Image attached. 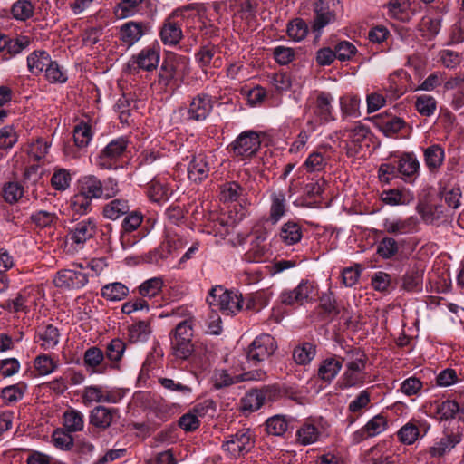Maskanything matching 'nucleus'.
I'll return each instance as SVG.
<instances>
[{"mask_svg":"<svg viewBox=\"0 0 464 464\" xmlns=\"http://www.w3.org/2000/svg\"><path fill=\"white\" fill-rule=\"evenodd\" d=\"M163 280L161 277H152L146 281H144L139 286V293L143 297H154L156 296L162 289Z\"/></svg>","mask_w":464,"mask_h":464,"instance_id":"nucleus-59","label":"nucleus"},{"mask_svg":"<svg viewBox=\"0 0 464 464\" xmlns=\"http://www.w3.org/2000/svg\"><path fill=\"white\" fill-rule=\"evenodd\" d=\"M58 361L47 353H41L34 361V368L41 376L49 375L58 368Z\"/></svg>","mask_w":464,"mask_h":464,"instance_id":"nucleus-44","label":"nucleus"},{"mask_svg":"<svg viewBox=\"0 0 464 464\" xmlns=\"http://www.w3.org/2000/svg\"><path fill=\"white\" fill-rule=\"evenodd\" d=\"M82 401L84 405L90 406L93 403H118L123 397L119 389L104 385H88L82 392Z\"/></svg>","mask_w":464,"mask_h":464,"instance_id":"nucleus-7","label":"nucleus"},{"mask_svg":"<svg viewBox=\"0 0 464 464\" xmlns=\"http://www.w3.org/2000/svg\"><path fill=\"white\" fill-rule=\"evenodd\" d=\"M441 21L442 19L440 17L425 15L420 21L418 29L424 38L431 40L440 33Z\"/></svg>","mask_w":464,"mask_h":464,"instance_id":"nucleus-39","label":"nucleus"},{"mask_svg":"<svg viewBox=\"0 0 464 464\" xmlns=\"http://www.w3.org/2000/svg\"><path fill=\"white\" fill-rule=\"evenodd\" d=\"M317 295L318 288L315 282L303 279L294 289L283 291L280 300L285 305H303L315 300Z\"/></svg>","mask_w":464,"mask_h":464,"instance_id":"nucleus-4","label":"nucleus"},{"mask_svg":"<svg viewBox=\"0 0 464 464\" xmlns=\"http://www.w3.org/2000/svg\"><path fill=\"white\" fill-rule=\"evenodd\" d=\"M146 0H121L113 8L114 16L119 19H126L136 15L142 4Z\"/></svg>","mask_w":464,"mask_h":464,"instance_id":"nucleus-34","label":"nucleus"},{"mask_svg":"<svg viewBox=\"0 0 464 464\" xmlns=\"http://www.w3.org/2000/svg\"><path fill=\"white\" fill-rule=\"evenodd\" d=\"M34 9L32 1L17 0L11 6V14L14 20L25 22L34 16Z\"/></svg>","mask_w":464,"mask_h":464,"instance_id":"nucleus-41","label":"nucleus"},{"mask_svg":"<svg viewBox=\"0 0 464 464\" xmlns=\"http://www.w3.org/2000/svg\"><path fill=\"white\" fill-rule=\"evenodd\" d=\"M334 101V97L328 92H321L317 94L306 111L309 115L306 126H309L310 130H316L319 126L335 120Z\"/></svg>","mask_w":464,"mask_h":464,"instance_id":"nucleus-2","label":"nucleus"},{"mask_svg":"<svg viewBox=\"0 0 464 464\" xmlns=\"http://www.w3.org/2000/svg\"><path fill=\"white\" fill-rule=\"evenodd\" d=\"M79 191L93 198H102L103 193L102 182L94 175H86L82 177L79 181Z\"/></svg>","mask_w":464,"mask_h":464,"instance_id":"nucleus-28","label":"nucleus"},{"mask_svg":"<svg viewBox=\"0 0 464 464\" xmlns=\"http://www.w3.org/2000/svg\"><path fill=\"white\" fill-rule=\"evenodd\" d=\"M254 445V441L248 429H242L237 433L230 435L223 443V450L234 459L247 453Z\"/></svg>","mask_w":464,"mask_h":464,"instance_id":"nucleus-13","label":"nucleus"},{"mask_svg":"<svg viewBox=\"0 0 464 464\" xmlns=\"http://www.w3.org/2000/svg\"><path fill=\"white\" fill-rule=\"evenodd\" d=\"M118 412V409L115 408L96 406L90 411V423L96 428L107 429L111 426Z\"/></svg>","mask_w":464,"mask_h":464,"instance_id":"nucleus-26","label":"nucleus"},{"mask_svg":"<svg viewBox=\"0 0 464 464\" xmlns=\"http://www.w3.org/2000/svg\"><path fill=\"white\" fill-rule=\"evenodd\" d=\"M387 428V420L384 416L378 414L372 418L362 429L354 433L355 440H361L366 438L381 434Z\"/></svg>","mask_w":464,"mask_h":464,"instance_id":"nucleus-27","label":"nucleus"},{"mask_svg":"<svg viewBox=\"0 0 464 464\" xmlns=\"http://www.w3.org/2000/svg\"><path fill=\"white\" fill-rule=\"evenodd\" d=\"M45 78L52 83H64L67 81V74L57 62L51 59L45 67Z\"/></svg>","mask_w":464,"mask_h":464,"instance_id":"nucleus-62","label":"nucleus"},{"mask_svg":"<svg viewBox=\"0 0 464 464\" xmlns=\"http://www.w3.org/2000/svg\"><path fill=\"white\" fill-rule=\"evenodd\" d=\"M276 343L270 334L256 336L248 346L246 358L249 363L256 365L267 360L276 351Z\"/></svg>","mask_w":464,"mask_h":464,"instance_id":"nucleus-9","label":"nucleus"},{"mask_svg":"<svg viewBox=\"0 0 464 464\" xmlns=\"http://www.w3.org/2000/svg\"><path fill=\"white\" fill-rule=\"evenodd\" d=\"M160 57V52L158 50L154 47L147 46L136 55H133L130 62L139 69L150 72L158 66Z\"/></svg>","mask_w":464,"mask_h":464,"instance_id":"nucleus-23","label":"nucleus"},{"mask_svg":"<svg viewBox=\"0 0 464 464\" xmlns=\"http://www.w3.org/2000/svg\"><path fill=\"white\" fill-rule=\"evenodd\" d=\"M147 195L151 201L160 204L169 199L170 189L166 183L153 179L148 183Z\"/></svg>","mask_w":464,"mask_h":464,"instance_id":"nucleus-38","label":"nucleus"},{"mask_svg":"<svg viewBox=\"0 0 464 464\" xmlns=\"http://www.w3.org/2000/svg\"><path fill=\"white\" fill-rule=\"evenodd\" d=\"M210 165L208 156L198 154L193 156L188 165V177L191 181L199 183L208 177Z\"/></svg>","mask_w":464,"mask_h":464,"instance_id":"nucleus-22","label":"nucleus"},{"mask_svg":"<svg viewBox=\"0 0 464 464\" xmlns=\"http://www.w3.org/2000/svg\"><path fill=\"white\" fill-rule=\"evenodd\" d=\"M129 145L125 137L111 140L96 159V165L101 169H111L118 159L123 156Z\"/></svg>","mask_w":464,"mask_h":464,"instance_id":"nucleus-11","label":"nucleus"},{"mask_svg":"<svg viewBox=\"0 0 464 464\" xmlns=\"http://www.w3.org/2000/svg\"><path fill=\"white\" fill-rule=\"evenodd\" d=\"M50 60L51 57L47 52L34 51L27 57L28 70L34 74H38L49 64Z\"/></svg>","mask_w":464,"mask_h":464,"instance_id":"nucleus-47","label":"nucleus"},{"mask_svg":"<svg viewBox=\"0 0 464 464\" xmlns=\"http://www.w3.org/2000/svg\"><path fill=\"white\" fill-rule=\"evenodd\" d=\"M98 228L96 218L89 217L76 223L68 233V239L78 246H82L92 238Z\"/></svg>","mask_w":464,"mask_h":464,"instance_id":"nucleus-16","label":"nucleus"},{"mask_svg":"<svg viewBox=\"0 0 464 464\" xmlns=\"http://www.w3.org/2000/svg\"><path fill=\"white\" fill-rule=\"evenodd\" d=\"M92 139V132L87 123L82 122L75 126L73 130V140L76 147L79 149L87 147Z\"/></svg>","mask_w":464,"mask_h":464,"instance_id":"nucleus-55","label":"nucleus"},{"mask_svg":"<svg viewBox=\"0 0 464 464\" xmlns=\"http://www.w3.org/2000/svg\"><path fill=\"white\" fill-rule=\"evenodd\" d=\"M383 229L393 237L408 236L418 232L420 221L416 216H393L383 219Z\"/></svg>","mask_w":464,"mask_h":464,"instance_id":"nucleus-12","label":"nucleus"},{"mask_svg":"<svg viewBox=\"0 0 464 464\" xmlns=\"http://www.w3.org/2000/svg\"><path fill=\"white\" fill-rule=\"evenodd\" d=\"M82 264H73L72 268L59 270L53 282L58 288L64 290L81 289L85 286L89 281L88 275L82 271Z\"/></svg>","mask_w":464,"mask_h":464,"instance_id":"nucleus-8","label":"nucleus"},{"mask_svg":"<svg viewBox=\"0 0 464 464\" xmlns=\"http://www.w3.org/2000/svg\"><path fill=\"white\" fill-rule=\"evenodd\" d=\"M266 372L258 369L242 374L232 376L227 370L216 369L211 375V383L215 389H222L232 384L246 381H262L266 378Z\"/></svg>","mask_w":464,"mask_h":464,"instance_id":"nucleus-10","label":"nucleus"},{"mask_svg":"<svg viewBox=\"0 0 464 464\" xmlns=\"http://www.w3.org/2000/svg\"><path fill=\"white\" fill-rule=\"evenodd\" d=\"M173 315L179 319L177 323L175 328L170 333V338H186L192 340L194 335V326H195V316L192 312L179 307L174 313Z\"/></svg>","mask_w":464,"mask_h":464,"instance_id":"nucleus-15","label":"nucleus"},{"mask_svg":"<svg viewBox=\"0 0 464 464\" xmlns=\"http://www.w3.org/2000/svg\"><path fill=\"white\" fill-rule=\"evenodd\" d=\"M415 108L420 115L430 117L437 109V102L430 95H420L416 98Z\"/></svg>","mask_w":464,"mask_h":464,"instance_id":"nucleus-56","label":"nucleus"},{"mask_svg":"<svg viewBox=\"0 0 464 464\" xmlns=\"http://www.w3.org/2000/svg\"><path fill=\"white\" fill-rule=\"evenodd\" d=\"M433 407L435 416L440 420H453L457 418L458 411H459V403L454 400L435 402Z\"/></svg>","mask_w":464,"mask_h":464,"instance_id":"nucleus-35","label":"nucleus"},{"mask_svg":"<svg viewBox=\"0 0 464 464\" xmlns=\"http://www.w3.org/2000/svg\"><path fill=\"white\" fill-rule=\"evenodd\" d=\"M129 295V287L121 282L110 283L102 286L101 295L111 302L121 301Z\"/></svg>","mask_w":464,"mask_h":464,"instance_id":"nucleus-40","label":"nucleus"},{"mask_svg":"<svg viewBox=\"0 0 464 464\" xmlns=\"http://www.w3.org/2000/svg\"><path fill=\"white\" fill-rule=\"evenodd\" d=\"M405 125V121L399 118L382 120L377 123V127L386 137H392L398 133Z\"/></svg>","mask_w":464,"mask_h":464,"instance_id":"nucleus-57","label":"nucleus"},{"mask_svg":"<svg viewBox=\"0 0 464 464\" xmlns=\"http://www.w3.org/2000/svg\"><path fill=\"white\" fill-rule=\"evenodd\" d=\"M265 401V396L260 391H251L242 399V409L248 411H256L261 408Z\"/></svg>","mask_w":464,"mask_h":464,"instance_id":"nucleus-58","label":"nucleus"},{"mask_svg":"<svg viewBox=\"0 0 464 464\" xmlns=\"http://www.w3.org/2000/svg\"><path fill=\"white\" fill-rule=\"evenodd\" d=\"M26 385L16 383L2 389L1 398L5 405H12L21 401L24 395Z\"/></svg>","mask_w":464,"mask_h":464,"instance_id":"nucleus-50","label":"nucleus"},{"mask_svg":"<svg viewBox=\"0 0 464 464\" xmlns=\"http://www.w3.org/2000/svg\"><path fill=\"white\" fill-rule=\"evenodd\" d=\"M385 7L388 10V15L401 21L409 19V9L411 7L410 0H390Z\"/></svg>","mask_w":464,"mask_h":464,"instance_id":"nucleus-45","label":"nucleus"},{"mask_svg":"<svg viewBox=\"0 0 464 464\" xmlns=\"http://www.w3.org/2000/svg\"><path fill=\"white\" fill-rule=\"evenodd\" d=\"M269 256V248L259 241H252L249 250L245 254V259L250 263H260Z\"/></svg>","mask_w":464,"mask_h":464,"instance_id":"nucleus-53","label":"nucleus"},{"mask_svg":"<svg viewBox=\"0 0 464 464\" xmlns=\"http://www.w3.org/2000/svg\"><path fill=\"white\" fill-rule=\"evenodd\" d=\"M104 359L102 350L97 346H92L83 353V366L91 374L102 373L106 369L103 367Z\"/></svg>","mask_w":464,"mask_h":464,"instance_id":"nucleus-24","label":"nucleus"},{"mask_svg":"<svg viewBox=\"0 0 464 464\" xmlns=\"http://www.w3.org/2000/svg\"><path fill=\"white\" fill-rule=\"evenodd\" d=\"M213 102L211 96L206 93H199L193 97L188 109V118L192 121H200L206 120L211 113Z\"/></svg>","mask_w":464,"mask_h":464,"instance_id":"nucleus-17","label":"nucleus"},{"mask_svg":"<svg viewBox=\"0 0 464 464\" xmlns=\"http://www.w3.org/2000/svg\"><path fill=\"white\" fill-rule=\"evenodd\" d=\"M189 73V59L183 55L173 54L165 59L158 75V84L166 88L177 74Z\"/></svg>","mask_w":464,"mask_h":464,"instance_id":"nucleus-6","label":"nucleus"},{"mask_svg":"<svg viewBox=\"0 0 464 464\" xmlns=\"http://www.w3.org/2000/svg\"><path fill=\"white\" fill-rule=\"evenodd\" d=\"M71 433L64 429H56L52 434L53 446L61 450H70L73 446V438Z\"/></svg>","mask_w":464,"mask_h":464,"instance_id":"nucleus-54","label":"nucleus"},{"mask_svg":"<svg viewBox=\"0 0 464 464\" xmlns=\"http://www.w3.org/2000/svg\"><path fill=\"white\" fill-rule=\"evenodd\" d=\"M269 221L276 224L286 212V199L283 191H274L270 196Z\"/></svg>","mask_w":464,"mask_h":464,"instance_id":"nucleus-32","label":"nucleus"},{"mask_svg":"<svg viewBox=\"0 0 464 464\" xmlns=\"http://www.w3.org/2000/svg\"><path fill=\"white\" fill-rule=\"evenodd\" d=\"M315 353V346L311 343H304L294 349L293 359L297 364L305 365L314 358Z\"/></svg>","mask_w":464,"mask_h":464,"instance_id":"nucleus-52","label":"nucleus"},{"mask_svg":"<svg viewBox=\"0 0 464 464\" xmlns=\"http://www.w3.org/2000/svg\"><path fill=\"white\" fill-rule=\"evenodd\" d=\"M261 145L260 136L255 130H246L241 132L233 140L228 149L233 157L241 160L250 159L256 155Z\"/></svg>","mask_w":464,"mask_h":464,"instance_id":"nucleus-5","label":"nucleus"},{"mask_svg":"<svg viewBox=\"0 0 464 464\" xmlns=\"http://www.w3.org/2000/svg\"><path fill=\"white\" fill-rule=\"evenodd\" d=\"M64 430L70 432L81 431L84 428V415L78 410L69 408L63 414Z\"/></svg>","mask_w":464,"mask_h":464,"instance_id":"nucleus-37","label":"nucleus"},{"mask_svg":"<svg viewBox=\"0 0 464 464\" xmlns=\"http://www.w3.org/2000/svg\"><path fill=\"white\" fill-rule=\"evenodd\" d=\"M172 355L176 359L188 360L194 353V343L192 340L186 338H170Z\"/></svg>","mask_w":464,"mask_h":464,"instance_id":"nucleus-42","label":"nucleus"},{"mask_svg":"<svg viewBox=\"0 0 464 464\" xmlns=\"http://www.w3.org/2000/svg\"><path fill=\"white\" fill-rule=\"evenodd\" d=\"M150 334V324L146 321L134 323L129 327V340L131 343L146 342L149 339Z\"/></svg>","mask_w":464,"mask_h":464,"instance_id":"nucleus-48","label":"nucleus"},{"mask_svg":"<svg viewBox=\"0 0 464 464\" xmlns=\"http://www.w3.org/2000/svg\"><path fill=\"white\" fill-rule=\"evenodd\" d=\"M342 369V357H329L323 360L318 368V377L324 382H331Z\"/></svg>","mask_w":464,"mask_h":464,"instance_id":"nucleus-31","label":"nucleus"},{"mask_svg":"<svg viewBox=\"0 0 464 464\" xmlns=\"http://www.w3.org/2000/svg\"><path fill=\"white\" fill-rule=\"evenodd\" d=\"M219 53L218 46L214 44H206L199 48L195 54V60L198 66L206 72L211 65L217 66L219 58L216 57Z\"/></svg>","mask_w":464,"mask_h":464,"instance_id":"nucleus-30","label":"nucleus"},{"mask_svg":"<svg viewBox=\"0 0 464 464\" xmlns=\"http://www.w3.org/2000/svg\"><path fill=\"white\" fill-rule=\"evenodd\" d=\"M31 220L38 227L44 228L55 225L58 217L54 212L38 210L31 215Z\"/></svg>","mask_w":464,"mask_h":464,"instance_id":"nucleus-64","label":"nucleus"},{"mask_svg":"<svg viewBox=\"0 0 464 464\" xmlns=\"http://www.w3.org/2000/svg\"><path fill=\"white\" fill-rule=\"evenodd\" d=\"M150 29L146 22L128 21L119 27V39L123 45L130 47L146 35Z\"/></svg>","mask_w":464,"mask_h":464,"instance_id":"nucleus-14","label":"nucleus"},{"mask_svg":"<svg viewBox=\"0 0 464 464\" xmlns=\"http://www.w3.org/2000/svg\"><path fill=\"white\" fill-rule=\"evenodd\" d=\"M314 20L313 30L320 34L321 30L335 20V14L330 10L324 0H315L314 3Z\"/></svg>","mask_w":464,"mask_h":464,"instance_id":"nucleus-25","label":"nucleus"},{"mask_svg":"<svg viewBox=\"0 0 464 464\" xmlns=\"http://www.w3.org/2000/svg\"><path fill=\"white\" fill-rule=\"evenodd\" d=\"M61 334L59 329L49 324L39 326L34 334V343L47 352L53 350L60 343Z\"/></svg>","mask_w":464,"mask_h":464,"instance_id":"nucleus-18","label":"nucleus"},{"mask_svg":"<svg viewBox=\"0 0 464 464\" xmlns=\"http://www.w3.org/2000/svg\"><path fill=\"white\" fill-rule=\"evenodd\" d=\"M459 441L460 436L459 434L448 435L431 447L430 453L432 457H441L450 452Z\"/></svg>","mask_w":464,"mask_h":464,"instance_id":"nucleus-49","label":"nucleus"},{"mask_svg":"<svg viewBox=\"0 0 464 464\" xmlns=\"http://www.w3.org/2000/svg\"><path fill=\"white\" fill-rule=\"evenodd\" d=\"M327 165V159L318 151L312 152L303 164L307 172L323 171Z\"/></svg>","mask_w":464,"mask_h":464,"instance_id":"nucleus-60","label":"nucleus"},{"mask_svg":"<svg viewBox=\"0 0 464 464\" xmlns=\"http://www.w3.org/2000/svg\"><path fill=\"white\" fill-rule=\"evenodd\" d=\"M343 363L345 368L338 381L342 390L362 386L366 382L367 356L363 352L357 348L346 350L342 357Z\"/></svg>","mask_w":464,"mask_h":464,"instance_id":"nucleus-1","label":"nucleus"},{"mask_svg":"<svg viewBox=\"0 0 464 464\" xmlns=\"http://www.w3.org/2000/svg\"><path fill=\"white\" fill-rule=\"evenodd\" d=\"M277 237L285 246H293L303 237L302 227L296 222L288 221L281 226Z\"/></svg>","mask_w":464,"mask_h":464,"instance_id":"nucleus-29","label":"nucleus"},{"mask_svg":"<svg viewBox=\"0 0 464 464\" xmlns=\"http://www.w3.org/2000/svg\"><path fill=\"white\" fill-rule=\"evenodd\" d=\"M160 38L165 46H177L183 38L181 25L172 17H168L160 29Z\"/></svg>","mask_w":464,"mask_h":464,"instance_id":"nucleus-20","label":"nucleus"},{"mask_svg":"<svg viewBox=\"0 0 464 464\" xmlns=\"http://www.w3.org/2000/svg\"><path fill=\"white\" fill-rule=\"evenodd\" d=\"M399 250V246L394 237H385L377 245V254L384 258L389 259L394 256Z\"/></svg>","mask_w":464,"mask_h":464,"instance_id":"nucleus-61","label":"nucleus"},{"mask_svg":"<svg viewBox=\"0 0 464 464\" xmlns=\"http://www.w3.org/2000/svg\"><path fill=\"white\" fill-rule=\"evenodd\" d=\"M129 209L130 206L127 200L113 199L103 207L102 214L108 219L116 220L127 214Z\"/></svg>","mask_w":464,"mask_h":464,"instance_id":"nucleus-46","label":"nucleus"},{"mask_svg":"<svg viewBox=\"0 0 464 464\" xmlns=\"http://www.w3.org/2000/svg\"><path fill=\"white\" fill-rule=\"evenodd\" d=\"M413 199V194L405 189H388L382 193V200L391 206L408 205Z\"/></svg>","mask_w":464,"mask_h":464,"instance_id":"nucleus-36","label":"nucleus"},{"mask_svg":"<svg viewBox=\"0 0 464 464\" xmlns=\"http://www.w3.org/2000/svg\"><path fill=\"white\" fill-rule=\"evenodd\" d=\"M445 151L439 144H433L424 150V161L430 172L437 171L444 162Z\"/></svg>","mask_w":464,"mask_h":464,"instance_id":"nucleus-33","label":"nucleus"},{"mask_svg":"<svg viewBox=\"0 0 464 464\" xmlns=\"http://www.w3.org/2000/svg\"><path fill=\"white\" fill-rule=\"evenodd\" d=\"M207 302L211 307L220 310L226 315L236 314L243 308L242 295L225 290L220 285L210 290Z\"/></svg>","mask_w":464,"mask_h":464,"instance_id":"nucleus-3","label":"nucleus"},{"mask_svg":"<svg viewBox=\"0 0 464 464\" xmlns=\"http://www.w3.org/2000/svg\"><path fill=\"white\" fill-rule=\"evenodd\" d=\"M92 202L89 197L78 191L68 201L69 209L73 215H86L92 210Z\"/></svg>","mask_w":464,"mask_h":464,"instance_id":"nucleus-43","label":"nucleus"},{"mask_svg":"<svg viewBox=\"0 0 464 464\" xmlns=\"http://www.w3.org/2000/svg\"><path fill=\"white\" fill-rule=\"evenodd\" d=\"M326 436L323 425L312 421H306L296 430L297 442L303 446H307L320 441Z\"/></svg>","mask_w":464,"mask_h":464,"instance_id":"nucleus-19","label":"nucleus"},{"mask_svg":"<svg viewBox=\"0 0 464 464\" xmlns=\"http://www.w3.org/2000/svg\"><path fill=\"white\" fill-rule=\"evenodd\" d=\"M72 176L69 170L65 169H55L52 178L51 185L55 190L64 191L71 184Z\"/></svg>","mask_w":464,"mask_h":464,"instance_id":"nucleus-63","label":"nucleus"},{"mask_svg":"<svg viewBox=\"0 0 464 464\" xmlns=\"http://www.w3.org/2000/svg\"><path fill=\"white\" fill-rule=\"evenodd\" d=\"M397 170L405 182L412 183L419 176L420 162L413 154L404 153L398 161Z\"/></svg>","mask_w":464,"mask_h":464,"instance_id":"nucleus-21","label":"nucleus"},{"mask_svg":"<svg viewBox=\"0 0 464 464\" xmlns=\"http://www.w3.org/2000/svg\"><path fill=\"white\" fill-rule=\"evenodd\" d=\"M135 107V101L130 95L123 94L116 102L114 108L119 114L121 123L129 124L130 120V111Z\"/></svg>","mask_w":464,"mask_h":464,"instance_id":"nucleus-51","label":"nucleus"}]
</instances>
